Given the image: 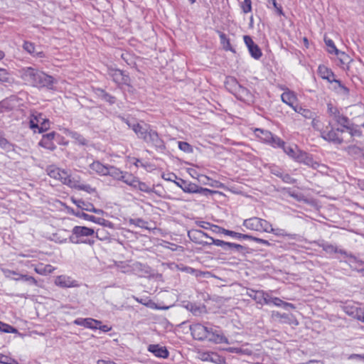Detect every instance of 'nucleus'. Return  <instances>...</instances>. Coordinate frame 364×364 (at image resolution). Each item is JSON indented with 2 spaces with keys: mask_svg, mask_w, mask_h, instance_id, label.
<instances>
[{
  "mask_svg": "<svg viewBox=\"0 0 364 364\" xmlns=\"http://www.w3.org/2000/svg\"><path fill=\"white\" fill-rule=\"evenodd\" d=\"M19 76L26 84L36 87L51 88L53 77L33 67H25L18 70Z\"/></svg>",
  "mask_w": 364,
  "mask_h": 364,
  "instance_id": "obj_1",
  "label": "nucleus"
},
{
  "mask_svg": "<svg viewBox=\"0 0 364 364\" xmlns=\"http://www.w3.org/2000/svg\"><path fill=\"white\" fill-rule=\"evenodd\" d=\"M132 130L137 135L138 138L142 139L145 143L156 150L164 151L166 149L164 140L159 136L156 131L151 128L150 125L137 123L132 126Z\"/></svg>",
  "mask_w": 364,
  "mask_h": 364,
  "instance_id": "obj_2",
  "label": "nucleus"
},
{
  "mask_svg": "<svg viewBox=\"0 0 364 364\" xmlns=\"http://www.w3.org/2000/svg\"><path fill=\"white\" fill-rule=\"evenodd\" d=\"M95 230L85 226H75L72 230V235L70 236V242L74 244L85 243L92 245L95 240L90 237H94Z\"/></svg>",
  "mask_w": 364,
  "mask_h": 364,
  "instance_id": "obj_3",
  "label": "nucleus"
},
{
  "mask_svg": "<svg viewBox=\"0 0 364 364\" xmlns=\"http://www.w3.org/2000/svg\"><path fill=\"white\" fill-rule=\"evenodd\" d=\"M48 174L50 177L60 181L63 184H65L71 188L72 186H75L73 182L75 176H71L65 170L61 169L54 166H50L48 169Z\"/></svg>",
  "mask_w": 364,
  "mask_h": 364,
  "instance_id": "obj_4",
  "label": "nucleus"
},
{
  "mask_svg": "<svg viewBox=\"0 0 364 364\" xmlns=\"http://www.w3.org/2000/svg\"><path fill=\"white\" fill-rule=\"evenodd\" d=\"M29 124L30 127L34 129V132H36V129H37L39 133L45 132L50 128L49 120L42 113L36 111L31 112Z\"/></svg>",
  "mask_w": 364,
  "mask_h": 364,
  "instance_id": "obj_5",
  "label": "nucleus"
},
{
  "mask_svg": "<svg viewBox=\"0 0 364 364\" xmlns=\"http://www.w3.org/2000/svg\"><path fill=\"white\" fill-rule=\"evenodd\" d=\"M255 135L260 139L261 141L269 144L274 148L284 145V141L279 137L274 136L270 132L262 129H256L255 130Z\"/></svg>",
  "mask_w": 364,
  "mask_h": 364,
  "instance_id": "obj_6",
  "label": "nucleus"
},
{
  "mask_svg": "<svg viewBox=\"0 0 364 364\" xmlns=\"http://www.w3.org/2000/svg\"><path fill=\"white\" fill-rule=\"evenodd\" d=\"M242 225L247 229L250 230L265 232L267 228L269 227V222L260 218L252 217L248 219H245L243 221Z\"/></svg>",
  "mask_w": 364,
  "mask_h": 364,
  "instance_id": "obj_7",
  "label": "nucleus"
},
{
  "mask_svg": "<svg viewBox=\"0 0 364 364\" xmlns=\"http://www.w3.org/2000/svg\"><path fill=\"white\" fill-rule=\"evenodd\" d=\"M212 243L215 245L221 247L225 251H233L240 253L242 255H245L247 252V248L239 244L225 242L221 240L214 239L210 237Z\"/></svg>",
  "mask_w": 364,
  "mask_h": 364,
  "instance_id": "obj_8",
  "label": "nucleus"
},
{
  "mask_svg": "<svg viewBox=\"0 0 364 364\" xmlns=\"http://www.w3.org/2000/svg\"><path fill=\"white\" fill-rule=\"evenodd\" d=\"M189 238L195 243L203 245H213L212 240L207 233L200 230L192 229L188 232Z\"/></svg>",
  "mask_w": 364,
  "mask_h": 364,
  "instance_id": "obj_9",
  "label": "nucleus"
},
{
  "mask_svg": "<svg viewBox=\"0 0 364 364\" xmlns=\"http://www.w3.org/2000/svg\"><path fill=\"white\" fill-rule=\"evenodd\" d=\"M328 112L329 116L335 120L338 124L343 128L349 129V119L347 117L342 114L336 107H334L331 103L327 105Z\"/></svg>",
  "mask_w": 364,
  "mask_h": 364,
  "instance_id": "obj_10",
  "label": "nucleus"
},
{
  "mask_svg": "<svg viewBox=\"0 0 364 364\" xmlns=\"http://www.w3.org/2000/svg\"><path fill=\"white\" fill-rule=\"evenodd\" d=\"M235 95L237 98L248 104L254 102V95L252 94V92L246 87L238 84L236 81H235Z\"/></svg>",
  "mask_w": 364,
  "mask_h": 364,
  "instance_id": "obj_11",
  "label": "nucleus"
},
{
  "mask_svg": "<svg viewBox=\"0 0 364 364\" xmlns=\"http://www.w3.org/2000/svg\"><path fill=\"white\" fill-rule=\"evenodd\" d=\"M340 132H343V129H334L331 127H327L326 129L321 132V136L325 140L333 141L336 144H341L343 142V139L339 136Z\"/></svg>",
  "mask_w": 364,
  "mask_h": 364,
  "instance_id": "obj_12",
  "label": "nucleus"
},
{
  "mask_svg": "<svg viewBox=\"0 0 364 364\" xmlns=\"http://www.w3.org/2000/svg\"><path fill=\"white\" fill-rule=\"evenodd\" d=\"M74 214L77 217H78V218H83V219H85L86 220H89V221H91V222H93V223L99 224V225H100L102 226L107 227V228H114L113 223L112 222L107 220H105V218H96L94 215H88L87 213H85L80 212V211H77L76 213H74Z\"/></svg>",
  "mask_w": 364,
  "mask_h": 364,
  "instance_id": "obj_13",
  "label": "nucleus"
},
{
  "mask_svg": "<svg viewBox=\"0 0 364 364\" xmlns=\"http://www.w3.org/2000/svg\"><path fill=\"white\" fill-rule=\"evenodd\" d=\"M190 330L195 339L203 341L206 340L210 328L200 323H195L190 326Z\"/></svg>",
  "mask_w": 364,
  "mask_h": 364,
  "instance_id": "obj_14",
  "label": "nucleus"
},
{
  "mask_svg": "<svg viewBox=\"0 0 364 364\" xmlns=\"http://www.w3.org/2000/svg\"><path fill=\"white\" fill-rule=\"evenodd\" d=\"M108 75L110 77L119 85H129L130 78L129 77L124 74L123 71L119 69H109Z\"/></svg>",
  "mask_w": 364,
  "mask_h": 364,
  "instance_id": "obj_15",
  "label": "nucleus"
},
{
  "mask_svg": "<svg viewBox=\"0 0 364 364\" xmlns=\"http://www.w3.org/2000/svg\"><path fill=\"white\" fill-rule=\"evenodd\" d=\"M296 161L299 163H303L304 164L309 166L314 169L318 168L320 166L317 161H314L311 155L302 151H299Z\"/></svg>",
  "mask_w": 364,
  "mask_h": 364,
  "instance_id": "obj_16",
  "label": "nucleus"
},
{
  "mask_svg": "<svg viewBox=\"0 0 364 364\" xmlns=\"http://www.w3.org/2000/svg\"><path fill=\"white\" fill-rule=\"evenodd\" d=\"M55 284L62 288L76 287L79 286L76 280L66 275L57 277L55 280Z\"/></svg>",
  "mask_w": 364,
  "mask_h": 364,
  "instance_id": "obj_17",
  "label": "nucleus"
},
{
  "mask_svg": "<svg viewBox=\"0 0 364 364\" xmlns=\"http://www.w3.org/2000/svg\"><path fill=\"white\" fill-rule=\"evenodd\" d=\"M56 134L55 132H52L48 133L46 134H43L41 140L39 141L38 144L50 151H53L55 149L56 146L55 145L53 140Z\"/></svg>",
  "mask_w": 364,
  "mask_h": 364,
  "instance_id": "obj_18",
  "label": "nucleus"
},
{
  "mask_svg": "<svg viewBox=\"0 0 364 364\" xmlns=\"http://www.w3.org/2000/svg\"><path fill=\"white\" fill-rule=\"evenodd\" d=\"M206 340L215 343H229L228 338L219 331L210 328Z\"/></svg>",
  "mask_w": 364,
  "mask_h": 364,
  "instance_id": "obj_19",
  "label": "nucleus"
},
{
  "mask_svg": "<svg viewBox=\"0 0 364 364\" xmlns=\"http://www.w3.org/2000/svg\"><path fill=\"white\" fill-rule=\"evenodd\" d=\"M73 323L77 326H84L91 329H97L98 325L101 324V321L92 318H78L75 319Z\"/></svg>",
  "mask_w": 364,
  "mask_h": 364,
  "instance_id": "obj_20",
  "label": "nucleus"
},
{
  "mask_svg": "<svg viewBox=\"0 0 364 364\" xmlns=\"http://www.w3.org/2000/svg\"><path fill=\"white\" fill-rule=\"evenodd\" d=\"M148 350L158 358H166L169 355V353L166 347L160 346L157 344L149 345Z\"/></svg>",
  "mask_w": 364,
  "mask_h": 364,
  "instance_id": "obj_21",
  "label": "nucleus"
},
{
  "mask_svg": "<svg viewBox=\"0 0 364 364\" xmlns=\"http://www.w3.org/2000/svg\"><path fill=\"white\" fill-rule=\"evenodd\" d=\"M23 48L28 53L31 55L34 58H44L45 53L42 50H36L35 44L30 41H24L23 44Z\"/></svg>",
  "mask_w": 364,
  "mask_h": 364,
  "instance_id": "obj_22",
  "label": "nucleus"
},
{
  "mask_svg": "<svg viewBox=\"0 0 364 364\" xmlns=\"http://www.w3.org/2000/svg\"><path fill=\"white\" fill-rule=\"evenodd\" d=\"M265 304H274L277 306H283L284 308H291V309H295V306L294 304L291 303H287L285 301H283L282 299H280L278 297H272L268 293L267 294V300H265Z\"/></svg>",
  "mask_w": 364,
  "mask_h": 364,
  "instance_id": "obj_23",
  "label": "nucleus"
},
{
  "mask_svg": "<svg viewBox=\"0 0 364 364\" xmlns=\"http://www.w3.org/2000/svg\"><path fill=\"white\" fill-rule=\"evenodd\" d=\"M267 294L263 291H255L253 289H249L247 294L253 299L257 304H263L267 300Z\"/></svg>",
  "mask_w": 364,
  "mask_h": 364,
  "instance_id": "obj_24",
  "label": "nucleus"
},
{
  "mask_svg": "<svg viewBox=\"0 0 364 364\" xmlns=\"http://www.w3.org/2000/svg\"><path fill=\"white\" fill-rule=\"evenodd\" d=\"M281 98L282 101L284 103L288 105L289 107L292 108L293 107H295L294 103L297 100V97L294 92L287 90V91L282 93V95H281Z\"/></svg>",
  "mask_w": 364,
  "mask_h": 364,
  "instance_id": "obj_25",
  "label": "nucleus"
},
{
  "mask_svg": "<svg viewBox=\"0 0 364 364\" xmlns=\"http://www.w3.org/2000/svg\"><path fill=\"white\" fill-rule=\"evenodd\" d=\"M318 73L321 77L327 80L331 83H333L335 79L333 73L325 65H321L318 66Z\"/></svg>",
  "mask_w": 364,
  "mask_h": 364,
  "instance_id": "obj_26",
  "label": "nucleus"
},
{
  "mask_svg": "<svg viewBox=\"0 0 364 364\" xmlns=\"http://www.w3.org/2000/svg\"><path fill=\"white\" fill-rule=\"evenodd\" d=\"M73 184L75 186H72L71 188L82 190L86 191L88 193H92L96 192V189L95 188L91 187L89 184H84L81 183L80 177L79 176H75V178L74 180Z\"/></svg>",
  "mask_w": 364,
  "mask_h": 364,
  "instance_id": "obj_27",
  "label": "nucleus"
},
{
  "mask_svg": "<svg viewBox=\"0 0 364 364\" xmlns=\"http://www.w3.org/2000/svg\"><path fill=\"white\" fill-rule=\"evenodd\" d=\"M90 168L100 176H106L108 166L102 164L100 161H95L90 164Z\"/></svg>",
  "mask_w": 364,
  "mask_h": 364,
  "instance_id": "obj_28",
  "label": "nucleus"
},
{
  "mask_svg": "<svg viewBox=\"0 0 364 364\" xmlns=\"http://www.w3.org/2000/svg\"><path fill=\"white\" fill-rule=\"evenodd\" d=\"M176 185L180 187L185 193H193L195 191V184L191 182H187L186 181L179 178L178 181H174Z\"/></svg>",
  "mask_w": 364,
  "mask_h": 364,
  "instance_id": "obj_29",
  "label": "nucleus"
},
{
  "mask_svg": "<svg viewBox=\"0 0 364 364\" xmlns=\"http://www.w3.org/2000/svg\"><path fill=\"white\" fill-rule=\"evenodd\" d=\"M333 83H334L333 90L339 95H343L344 97H347L349 94V90L348 87H346L342 82L337 80L334 79L333 81Z\"/></svg>",
  "mask_w": 364,
  "mask_h": 364,
  "instance_id": "obj_30",
  "label": "nucleus"
},
{
  "mask_svg": "<svg viewBox=\"0 0 364 364\" xmlns=\"http://www.w3.org/2000/svg\"><path fill=\"white\" fill-rule=\"evenodd\" d=\"M107 169L108 170L107 171L106 176H110L116 180H121V178L123 177L124 172L119 170L118 168L108 165Z\"/></svg>",
  "mask_w": 364,
  "mask_h": 364,
  "instance_id": "obj_31",
  "label": "nucleus"
},
{
  "mask_svg": "<svg viewBox=\"0 0 364 364\" xmlns=\"http://www.w3.org/2000/svg\"><path fill=\"white\" fill-rule=\"evenodd\" d=\"M283 149L284 151L290 157L296 160L299 151H301V150H299L297 149L296 146H286L285 143L284 142V145L280 146Z\"/></svg>",
  "mask_w": 364,
  "mask_h": 364,
  "instance_id": "obj_32",
  "label": "nucleus"
},
{
  "mask_svg": "<svg viewBox=\"0 0 364 364\" xmlns=\"http://www.w3.org/2000/svg\"><path fill=\"white\" fill-rule=\"evenodd\" d=\"M293 109L306 119L313 118L315 116L314 112L299 105H295V107H293Z\"/></svg>",
  "mask_w": 364,
  "mask_h": 364,
  "instance_id": "obj_33",
  "label": "nucleus"
},
{
  "mask_svg": "<svg viewBox=\"0 0 364 364\" xmlns=\"http://www.w3.org/2000/svg\"><path fill=\"white\" fill-rule=\"evenodd\" d=\"M218 33L219 34L220 43L223 46V49L225 50L235 52V50L232 48L230 44V39L227 37V36L221 31H218Z\"/></svg>",
  "mask_w": 364,
  "mask_h": 364,
  "instance_id": "obj_34",
  "label": "nucleus"
},
{
  "mask_svg": "<svg viewBox=\"0 0 364 364\" xmlns=\"http://www.w3.org/2000/svg\"><path fill=\"white\" fill-rule=\"evenodd\" d=\"M34 270L36 273H38L39 274L46 275V274L52 273L54 270V268L50 264H46V265L41 264V265L36 267Z\"/></svg>",
  "mask_w": 364,
  "mask_h": 364,
  "instance_id": "obj_35",
  "label": "nucleus"
},
{
  "mask_svg": "<svg viewBox=\"0 0 364 364\" xmlns=\"http://www.w3.org/2000/svg\"><path fill=\"white\" fill-rule=\"evenodd\" d=\"M360 309L361 308H358L349 304L345 305L343 307V309L346 314L355 318H357Z\"/></svg>",
  "mask_w": 364,
  "mask_h": 364,
  "instance_id": "obj_36",
  "label": "nucleus"
},
{
  "mask_svg": "<svg viewBox=\"0 0 364 364\" xmlns=\"http://www.w3.org/2000/svg\"><path fill=\"white\" fill-rule=\"evenodd\" d=\"M267 6L269 9H274L278 15H284L282 7L280 4H277V0H267Z\"/></svg>",
  "mask_w": 364,
  "mask_h": 364,
  "instance_id": "obj_37",
  "label": "nucleus"
},
{
  "mask_svg": "<svg viewBox=\"0 0 364 364\" xmlns=\"http://www.w3.org/2000/svg\"><path fill=\"white\" fill-rule=\"evenodd\" d=\"M222 232L226 235H229L233 237H235L237 239H248L250 238V235L242 234L240 232H236L235 231L226 230L224 228H222Z\"/></svg>",
  "mask_w": 364,
  "mask_h": 364,
  "instance_id": "obj_38",
  "label": "nucleus"
},
{
  "mask_svg": "<svg viewBox=\"0 0 364 364\" xmlns=\"http://www.w3.org/2000/svg\"><path fill=\"white\" fill-rule=\"evenodd\" d=\"M122 181H123L126 184L134 187L136 186V181L137 178L134 176H133L132 174L125 172L123 174V177L121 178Z\"/></svg>",
  "mask_w": 364,
  "mask_h": 364,
  "instance_id": "obj_39",
  "label": "nucleus"
},
{
  "mask_svg": "<svg viewBox=\"0 0 364 364\" xmlns=\"http://www.w3.org/2000/svg\"><path fill=\"white\" fill-rule=\"evenodd\" d=\"M265 232H271L277 236H289V235L283 229L281 228H273L272 224L269 223V227L267 228Z\"/></svg>",
  "mask_w": 364,
  "mask_h": 364,
  "instance_id": "obj_40",
  "label": "nucleus"
},
{
  "mask_svg": "<svg viewBox=\"0 0 364 364\" xmlns=\"http://www.w3.org/2000/svg\"><path fill=\"white\" fill-rule=\"evenodd\" d=\"M195 191H193V193H199L200 195H203L204 196L208 197L209 196L215 193V191L210 190L206 188L200 187L198 185L195 184Z\"/></svg>",
  "mask_w": 364,
  "mask_h": 364,
  "instance_id": "obj_41",
  "label": "nucleus"
},
{
  "mask_svg": "<svg viewBox=\"0 0 364 364\" xmlns=\"http://www.w3.org/2000/svg\"><path fill=\"white\" fill-rule=\"evenodd\" d=\"M70 136L80 145L84 146L87 144V140L76 132H70Z\"/></svg>",
  "mask_w": 364,
  "mask_h": 364,
  "instance_id": "obj_42",
  "label": "nucleus"
},
{
  "mask_svg": "<svg viewBox=\"0 0 364 364\" xmlns=\"http://www.w3.org/2000/svg\"><path fill=\"white\" fill-rule=\"evenodd\" d=\"M128 223L129 225H132L136 227H139L146 229L147 228L146 225L148 223L141 218H130L129 219Z\"/></svg>",
  "mask_w": 364,
  "mask_h": 364,
  "instance_id": "obj_43",
  "label": "nucleus"
},
{
  "mask_svg": "<svg viewBox=\"0 0 364 364\" xmlns=\"http://www.w3.org/2000/svg\"><path fill=\"white\" fill-rule=\"evenodd\" d=\"M248 50H249L251 56L257 60L259 59L262 55L261 49L257 44H255L254 46H251L248 49Z\"/></svg>",
  "mask_w": 364,
  "mask_h": 364,
  "instance_id": "obj_44",
  "label": "nucleus"
},
{
  "mask_svg": "<svg viewBox=\"0 0 364 364\" xmlns=\"http://www.w3.org/2000/svg\"><path fill=\"white\" fill-rule=\"evenodd\" d=\"M136 186L134 188H138L141 191L145 192V193H151L153 191V189L148 186L146 183L140 181L138 178L136 181Z\"/></svg>",
  "mask_w": 364,
  "mask_h": 364,
  "instance_id": "obj_45",
  "label": "nucleus"
},
{
  "mask_svg": "<svg viewBox=\"0 0 364 364\" xmlns=\"http://www.w3.org/2000/svg\"><path fill=\"white\" fill-rule=\"evenodd\" d=\"M210 362L216 364H225V359L224 357L219 355L216 353L211 352L210 355Z\"/></svg>",
  "mask_w": 364,
  "mask_h": 364,
  "instance_id": "obj_46",
  "label": "nucleus"
},
{
  "mask_svg": "<svg viewBox=\"0 0 364 364\" xmlns=\"http://www.w3.org/2000/svg\"><path fill=\"white\" fill-rule=\"evenodd\" d=\"M72 200L78 208L86 211H89L90 208L88 205H92V203L85 202L80 199L72 198Z\"/></svg>",
  "mask_w": 364,
  "mask_h": 364,
  "instance_id": "obj_47",
  "label": "nucleus"
},
{
  "mask_svg": "<svg viewBox=\"0 0 364 364\" xmlns=\"http://www.w3.org/2000/svg\"><path fill=\"white\" fill-rule=\"evenodd\" d=\"M100 91V96L102 97V100L105 101L109 102V104H114L116 101V99L114 97L112 96L109 93L106 92L103 90H99Z\"/></svg>",
  "mask_w": 364,
  "mask_h": 364,
  "instance_id": "obj_48",
  "label": "nucleus"
},
{
  "mask_svg": "<svg viewBox=\"0 0 364 364\" xmlns=\"http://www.w3.org/2000/svg\"><path fill=\"white\" fill-rule=\"evenodd\" d=\"M324 41L326 45L329 48V53H334L336 55H339V50L336 48L333 41L331 39L324 38Z\"/></svg>",
  "mask_w": 364,
  "mask_h": 364,
  "instance_id": "obj_49",
  "label": "nucleus"
},
{
  "mask_svg": "<svg viewBox=\"0 0 364 364\" xmlns=\"http://www.w3.org/2000/svg\"><path fill=\"white\" fill-rule=\"evenodd\" d=\"M319 246L323 249V250L328 253H333L338 252V248L331 244L322 243Z\"/></svg>",
  "mask_w": 364,
  "mask_h": 364,
  "instance_id": "obj_50",
  "label": "nucleus"
},
{
  "mask_svg": "<svg viewBox=\"0 0 364 364\" xmlns=\"http://www.w3.org/2000/svg\"><path fill=\"white\" fill-rule=\"evenodd\" d=\"M178 148L186 152V153H191L193 152V148L191 144L186 141H178Z\"/></svg>",
  "mask_w": 364,
  "mask_h": 364,
  "instance_id": "obj_51",
  "label": "nucleus"
},
{
  "mask_svg": "<svg viewBox=\"0 0 364 364\" xmlns=\"http://www.w3.org/2000/svg\"><path fill=\"white\" fill-rule=\"evenodd\" d=\"M241 8L244 13L247 14L252 11V1L251 0H244L241 3Z\"/></svg>",
  "mask_w": 364,
  "mask_h": 364,
  "instance_id": "obj_52",
  "label": "nucleus"
},
{
  "mask_svg": "<svg viewBox=\"0 0 364 364\" xmlns=\"http://www.w3.org/2000/svg\"><path fill=\"white\" fill-rule=\"evenodd\" d=\"M0 363L3 364H18L16 360L4 355H0Z\"/></svg>",
  "mask_w": 364,
  "mask_h": 364,
  "instance_id": "obj_53",
  "label": "nucleus"
},
{
  "mask_svg": "<svg viewBox=\"0 0 364 364\" xmlns=\"http://www.w3.org/2000/svg\"><path fill=\"white\" fill-rule=\"evenodd\" d=\"M0 331L5 332V333H15L16 332V329L14 328L13 326L1 322V325H0Z\"/></svg>",
  "mask_w": 364,
  "mask_h": 364,
  "instance_id": "obj_54",
  "label": "nucleus"
},
{
  "mask_svg": "<svg viewBox=\"0 0 364 364\" xmlns=\"http://www.w3.org/2000/svg\"><path fill=\"white\" fill-rule=\"evenodd\" d=\"M19 279H23L24 281L28 282L30 284L37 285V281L35 279L34 277L31 276H28L26 274H20Z\"/></svg>",
  "mask_w": 364,
  "mask_h": 364,
  "instance_id": "obj_55",
  "label": "nucleus"
},
{
  "mask_svg": "<svg viewBox=\"0 0 364 364\" xmlns=\"http://www.w3.org/2000/svg\"><path fill=\"white\" fill-rule=\"evenodd\" d=\"M249 240H253L259 244H262V245H264L266 246L271 245V243L268 240H264L262 238H259V237H253L252 235H250V238H249Z\"/></svg>",
  "mask_w": 364,
  "mask_h": 364,
  "instance_id": "obj_56",
  "label": "nucleus"
},
{
  "mask_svg": "<svg viewBox=\"0 0 364 364\" xmlns=\"http://www.w3.org/2000/svg\"><path fill=\"white\" fill-rule=\"evenodd\" d=\"M0 146L4 149H9L11 146V144L6 139L0 136Z\"/></svg>",
  "mask_w": 364,
  "mask_h": 364,
  "instance_id": "obj_57",
  "label": "nucleus"
},
{
  "mask_svg": "<svg viewBox=\"0 0 364 364\" xmlns=\"http://www.w3.org/2000/svg\"><path fill=\"white\" fill-rule=\"evenodd\" d=\"M243 38H244L245 43L247 46V47L248 48V49L251 46H252L255 44L254 43V41H252V38L249 36H244Z\"/></svg>",
  "mask_w": 364,
  "mask_h": 364,
  "instance_id": "obj_58",
  "label": "nucleus"
},
{
  "mask_svg": "<svg viewBox=\"0 0 364 364\" xmlns=\"http://www.w3.org/2000/svg\"><path fill=\"white\" fill-rule=\"evenodd\" d=\"M211 352H203L199 354V358L203 361H209Z\"/></svg>",
  "mask_w": 364,
  "mask_h": 364,
  "instance_id": "obj_59",
  "label": "nucleus"
},
{
  "mask_svg": "<svg viewBox=\"0 0 364 364\" xmlns=\"http://www.w3.org/2000/svg\"><path fill=\"white\" fill-rule=\"evenodd\" d=\"M311 119H312L311 125L314 127V129L319 130L321 127L320 121L318 119L315 118V116Z\"/></svg>",
  "mask_w": 364,
  "mask_h": 364,
  "instance_id": "obj_60",
  "label": "nucleus"
},
{
  "mask_svg": "<svg viewBox=\"0 0 364 364\" xmlns=\"http://www.w3.org/2000/svg\"><path fill=\"white\" fill-rule=\"evenodd\" d=\"M341 55L340 60L342 63H348L350 61V57L343 52H339Z\"/></svg>",
  "mask_w": 364,
  "mask_h": 364,
  "instance_id": "obj_61",
  "label": "nucleus"
},
{
  "mask_svg": "<svg viewBox=\"0 0 364 364\" xmlns=\"http://www.w3.org/2000/svg\"><path fill=\"white\" fill-rule=\"evenodd\" d=\"M103 230L97 229L96 232H95V235L96 238H97L100 240H103L104 239H106L107 237L104 235H102V232Z\"/></svg>",
  "mask_w": 364,
  "mask_h": 364,
  "instance_id": "obj_62",
  "label": "nucleus"
},
{
  "mask_svg": "<svg viewBox=\"0 0 364 364\" xmlns=\"http://www.w3.org/2000/svg\"><path fill=\"white\" fill-rule=\"evenodd\" d=\"M196 224L198 225V227L203 229H208L210 226H211V225L209 223L205 221H197Z\"/></svg>",
  "mask_w": 364,
  "mask_h": 364,
  "instance_id": "obj_63",
  "label": "nucleus"
},
{
  "mask_svg": "<svg viewBox=\"0 0 364 364\" xmlns=\"http://www.w3.org/2000/svg\"><path fill=\"white\" fill-rule=\"evenodd\" d=\"M9 102L6 100L0 102V112H3L6 109H9Z\"/></svg>",
  "mask_w": 364,
  "mask_h": 364,
  "instance_id": "obj_64",
  "label": "nucleus"
}]
</instances>
